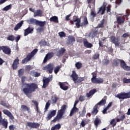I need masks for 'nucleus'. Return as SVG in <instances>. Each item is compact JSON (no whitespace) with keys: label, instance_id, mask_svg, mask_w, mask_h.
Masks as SVG:
<instances>
[{"label":"nucleus","instance_id":"5701e85b","mask_svg":"<svg viewBox=\"0 0 130 130\" xmlns=\"http://www.w3.org/2000/svg\"><path fill=\"white\" fill-rule=\"evenodd\" d=\"M43 16V11L38 9L34 14V17H42Z\"/></svg>","mask_w":130,"mask_h":130},{"label":"nucleus","instance_id":"2eb2a0df","mask_svg":"<svg viewBox=\"0 0 130 130\" xmlns=\"http://www.w3.org/2000/svg\"><path fill=\"white\" fill-rule=\"evenodd\" d=\"M34 32V28L28 26L24 30V36H27L29 34H32Z\"/></svg>","mask_w":130,"mask_h":130},{"label":"nucleus","instance_id":"39448f33","mask_svg":"<svg viewBox=\"0 0 130 130\" xmlns=\"http://www.w3.org/2000/svg\"><path fill=\"white\" fill-rule=\"evenodd\" d=\"M38 49H35L31 53H28L25 58L22 59L21 63L24 64V63H27L28 61H30L32 59V57H34V55L37 53Z\"/></svg>","mask_w":130,"mask_h":130},{"label":"nucleus","instance_id":"49530a36","mask_svg":"<svg viewBox=\"0 0 130 130\" xmlns=\"http://www.w3.org/2000/svg\"><path fill=\"white\" fill-rule=\"evenodd\" d=\"M12 9V5L10 4L3 8V11H6V12L9 11V10H11Z\"/></svg>","mask_w":130,"mask_h":130},{"label":"nucleus","instance_id":"f03ea898","mask_svg":"<svg viewBox=\"0 0 130 130\" xmlns=\"http://www.w3.org/2000/svg\"><path fill=\"white\" fill-rule=\"evenodd\" d=\"M70 23L72 25H74V24L75 23L76 27L78 28H80V27H83V26H85L89 24L87 17H84L83 19V22L81 24V18H78V16H76L73 17V20H71Z\"/></svg>","mask_w":130,"mask_h":130},{"label":"nucleus","instance_id":"338daca9","mask_svg":"<svg viewBox=\"0 0 130 130\" xmlns=\"http://www.w3.org/2000/svg\"><path fill=\"white\" fill-rule=\"evenodd\" d=\"M129 34L127 33H124L123 35H122V37H123V38H125L126 37H129Z\"/></svg>","mask_w":130,"mask_h":130},{"label":"nucleus","instance_id":"864d4df0","mask_svg":"<svg viewBox=\"0 0 130 130\" xmlns=\"http://www.w3.org/2000/svg\"><path fill=\"white\" fill-rule=\"evenodd\" d=\"M97 35H98V30H94L91 35V37L92 38H94V37H96Z\"/></svg>","mask_w":130,"mask_h":130},{"label":"nucleus","instance_id":"3c124183","mask_svg":"<svg viewBox=\"0 0 130 130\" xmlns=\"http://www.w3.org/2000/svg\"><path fill=\"white\" fill-rule=\"evenodd\" d=\"M110 124L112 125V127H114L115 125H116V122H115V119H113L111 122H110Z\"/></svg>","mask_w":130,"mask_h":130},{"label":"nucleus","instance_id":"de8ad7c7","mask_svg":"<svg viewBox=\"0 0 130 130\" xmlns=\"http://www.w3.org/2000/svg\"><path fill=\"white\" fill-rule=\"evenodd\" d=\"M74 6L79 7L80 5H82V2L79 1V0H74Z\"/></svg>","mask_w":130,"mask_h":130},{"label":"nucleus","instance_id":"4c0bfd02","mask_svg":"<svg viewBox=\"0 0 130 130\" xmlns=\"http://www.w3.org/2000/svg\"><path fill=\"white\" fill-rule=\"evenodd\" d=\"M61 127L60 124L58 123L55 125L54 126H52L51 128V130H58Z\"/></svg>","mask_w":130,"mask_h":130},{"label":"nucleus","instance_id":"9b49d317","mask_svg":"<svg viewBox=\"0 0 130 130\" xmlns=\"http://www.w3.org/2000/svg\"><path fill=\"white\" fill-rule=\"evenodd\" d=\"M96 75H93L91 78V82L93 84H102L104 80L102 78H97Z\"/></svg>","mask_w":130,"mask_h":130},{"label":"nucleus","instance_id":"4be33fe9","mask_svg":"<svg viewBox=\"0 0 130 130\" xmlns=\"http://www.w3.org/2000/svg\"><path fill=\"white\" fill-rule=\"evenodd\" d=\"M3 112L4 114H5L6 115H7V116L9 117L10 119H11L12 120H13V119H14V118H15L14 117V116H13V114H12V113H11V112H10V111L8 110L4 109V110H3Z\"/></svg>","mask_w":130,"mask_h":130},{"label":"nucleus","instance_id":"473e14b6","mask_svg":"<svg viewBox=\"0 0 130 130\" xmlns=\"http://www.w3.org/2000/svg\"><path fill=\"white\" fill-rule=\"evenodd\" d=\"M101 119L98 117L95 118L94 121V123L96 128L98 127V125H99V124H101Z\"/></svg>","mask_w":130,"mask_h":130},{"label":"nucleus","instance_id":"2f4dec72","mask_svg":"<svg viewBox=\"0 0 130 130\" xmlns=\"http://www.w3.org/2000/svg\"><path fill=\"white\" fill-rule=\"evenodd\" d=\"M23 24H24V21H21L19 23H17L15 27H14L15 31H18L22 26H23Z\"/></svg>","mask_w":130,"mask_h":130},{"label":"nucleus","instance_id":"09e8293b","mask_svg":"<svg viewBox=\"0 0 130 130\" xmlns=\"http://www.w3.org/2000/svg\"><path fill=\"white\" fill-rule=\"evenodd\" d=\"M24 75V69H21L18 70V76L21 77Z\"/></svg>","mask_w":130,"mask_h":130},{"label":"nucleus","instance_id":"c9c22d12","mask_svg":"<svg viewBox=\"0 0 130 130\" xmlns=\"http://www.w3.org/2000/svg\"><path fill=\"white\" fill-rule=\"evenodd\" d=\"M50 22H53L54 23L57 24V23H58V17L55 16H52L50 18Z\"/></svg>","mask_w":130,"mask_h":130},{"label":"nucleus","instance_id":"bf43d9fd","mask_svg":"<svg viewBox=\"0 0 130 130\" xmlns=\"http://www.w3.org/2000/svg\"><path fill=\"white\" fill-rule=\"evenodd\" d=\"M100 55L99 53H95L92 56L93 59H98L99 58Z\"/></svg>","mask_w":130,"mask_h":130},{"label":"nucleus","instance_id":"69168bd1","mask_svg":"<svg viewBox=\"0 0 130 130\" xmlns=\"http://www.w3.org/2000/svg\"><path fill=\"white\" fill-rule=\"evenodd\" d=\"M96 15L97 14H96V13H95V12H94L93 11H92L90 13V16H91V17H92L93 18H95Z\"/></svg>","mask_w":130,"mask_h":130},{"label":"nucleus","instance_id":"052dcab7","mask_svg":"<svg viewBox=\"0 0 130 130\" xmlns=\"http://www.w3.org/2000/svg\"><path fill=\"white\" fill-rule=\"evenodd\" d=\"M58 35L60 36V37H66V34L63 31H60L58 32Z\"/></svg>","mask_w":130,"mask_h":130},{"label":"nucleus","instance_id":"603ef678","mask_svg":"<svg viewBox=\"0 0 130 130\" xmlns=\"http://www.w3.org/2000/svg\"><path fill=\"white\" fill-rule=\"evenodd\" d=\"M79 101L81 102H83V101H85L86 100V96L85 95H80L79 98Z\"/></svg>","mask_w":130,"mask_h":130},{"label":"nucleus","instance_id":"f257e3e1","mask_svg":"<svg viewBox=\"0 0 130 130\" xmlns=\"http://www.w3.org/2000/svg\"><path fill=\"white\" fill-rule=\"evenodd\" d=\"M26 87L22 89V92L24 94L28 97V98H31L32 97V92H35L36 89H38V85L36 83H26L25 84Z\"/></svg>","mask_w":130,"mask_h":130},{"label":"nucleus","instance_id":"774afa93","mask_svg":"<svg viewBox=\"0 0 130 130\" xmlns=\"http://www.w3.org/2000/svg\"><path fill=\"white\" fill-rule=\"evenodd\" d=\"M15 126H14V125H11L9 126V129L10 130H15Z\"/></svg>","mask_w":130,"mask_h":130},{"label":"nucleus","instance_id":"9d476101","mask_svg":"<svg viewBox=\"0 0 130 130\" xmlns=\"http://www.w3.org/2000/svg\"><path fill=\"white\" fill-rule=\"evenodd\" d=\"M110 41L112 43H113L115 46H119L120 42H119V38L115 37V36H111L110 37Z\"/></svg>","mask_w":130,"mask_h":130},{"label":"nucleus","instance_id":"7ed1b4c3","mask_svg":"<svg viewBox=\"0 0 130 130\" xmlns=\"http://www.w3.org/2000/svg\"><path fill=\"white\" fill-rule=\"evenodd\" d=\"M112 63L113 67H118L120 64L121 68L124 71H130V66H127L124 60L122 59L115 58L113 60Z\"/></svg>","mask_w":130,"mask_h":130},{"label":"nucleus","instance_id":"b1692460","mask_svg":"<svg viewBox=\"0 0 130 130\" xmlns=\"http://www.w3.org/2000/svg\"><path fill=\"white\" fill-rule=\"evenodd\" d=\"M32 103H34V104L36 106V111H37V113L39 114H41V111L39 110V107H38V105H39V104L37 102V101L32 100L31 101Z\"/></svg>","mask_w":130,"mask_h":130},{"label":"nucleus","instance_id":"79ce46f5","mask_svg":"<svg viewBox=\"0 0 130 130\" xmlns=\"http://www.w3.org/2000/svg\"><path fill=\"white\" fill-rule=\"evenodd\" d=\"M61 69V65H58L54 68V72L55 74H57L59 72V70Z\"/></svg>","mask_w":130,"mask_h":130},{"label":"nucleus","instance_id":"cd10ccee","mask_svg":"<svg viewBox=\"0 0 130 130\" xmlns=\"http://www.w3.org/2000/svg\"><path fill=\"white\" fill-rule=\"evenodd\" d=\"M96 92H97V90L96 89L94 88L91 90L88 93H87L86 96L87 97V98H89V97H91V96H93L94 93H96Z\"/></svg>","mask_w":130,"mask_h":130},{"label":"nucleus","instance_id":"680f3d73","mask_svg":"<svg viewBox=\"0 0 130 130\" xmlns=\"http://www.w3.org/2000/svg\"><path fill=\"white\" fill-rule=\"evenodd\" d=\"M25 71L26 72H30L31 71V66L28 65L25 66Z\"/></svg>","mask_w":130,"mask_h":130},{"label":"nucleus","instance_id":"37998d69","mask_svg":"<svg viewBox=\"0 0 130 130\" xmlns=\"http://www.w3.org/2000/svg\"><path fill=\"white\" fill-rule=\"evenodd\" d=\"M50 102V101L49 100L46 103V105H45L44 112H46V111H47V110H48V109L49 108V106H50V103H49Z\"/></svg>","mask_w":130,"mask_h":130},{"label":"nucleus","instance_id":"0eeeda50","mask_svg":"<svg viewBox=\"0 0 130 130\" xmlns=\"http://www.w3.org/2000/svg\"><path fill=\"white\" fill-rule=\"evenodd\" d=\"M71 78L73 79V81L74 82L75 84L77 83H82L83 81H85V77H78V75L76 73L75 71H73V73L71 76Z\"/></svg>","mask_w":130,"mask_h":130},{"label":"nucleus","instance_id":"6ab92c4d","mask_svg":"<svg viewBox=\"0 0 130 130\" xmlns=\"http://www.w3.org/2000/svg\"><path fill=\"white\" fill-rule=\"evenodd\" d=\"M58 84L61 90H63V91H67L68 90L69 86L67 85L66 83L59 82Z\"/></svg>","mask_w":130,"mask_h":130},{"label":"nucleus","instance_id":"8fccbe9b","mask_svg":"<svg viewBox=\"0 0 130 130\" xmlns=\"http://www.w3.org/2000/svg\"><path fill=\"white\" fill-rule=\"evenodd\" d=\"M110 61L108 59H104L103 61V64L104 66H107L108 64H109Z\"/></svg>","mask_w":130,"mask_h":130},{"label":"nucleus","instance_id":"58836bf2","mask_svg":"<svg viewBox=\"0 0 130 130\" xmlns=\"http://www.w3.org/2000/svg\"><path fill=\"white\" fill-rule=\"evenodd\" d=\"M105 22V20L103 19L101 21V23L99 24L97 26V28H103L104 27V23Z\"/></svg>","mask_w":130,"mask_h":130},{"label":"nucleus","instance_id":"423d86ee","mask_svg":"<svg viewBox=\"0 0 130 130\" xmlns=\"http://www.w3.org/2000/svg\"><path fill=\"white\" fill-rule=\"evenodd\" d=\"M27 22L28 24H32V25L35 24L37 26H40V27H44L45 24H46V21H40L33 18L27 20Z\"/></svg>","mask_w":130,"mask_h":130},{"label":"nucleus","instance_id":"dca6fc26","mask_svg":"<svg viewBox=\"0 0 130 130\" xmlns=\"http://www.w3.org/2000/svg\"><path fill=\"white\" fill-rule=\"evenodd\" d=\"M53 55H54L53 52H50L47 53L44 59L43 63H45L47 62V60H48V59H51V58H52V57H53Z\"/></svg>","mask_w":130,"mask_h":130},{"label":"nucleus","instance_id":"393cba45","mask_svg":"<svg viewBox=\"0 0 130 130\" xmlns=\"http://www.w3.org/2000/svg\"><path fill=\"white\" fill-rule=\"evenodd\" d=\"M49 82H50V79L49 78H45V79L43 80V88L45 89L46 87L48 86V84H49Z\"/></svg>","mask_w":130,"mask_h":130},{"label":"nucleus","instance_id":"20e7f679","mask_svg":"<svg viewBox=\"0 0 130 130\" xmlns=\"http://www.w3.org/2000/svg\"><path fill=\"white\" fill-rule=\"evenodd\" d=\"M67 106L63 105L61 107V109L58 110L56 116L52 120L53 122H56L62 118V116L64 114L66 111L67 110Z\"/></svg>","mask_w":130,"mask_h":130},{"label":"nucleus","instance_id":"ea45409f","mask_svg":"<svg viewBox=\"0 0 130 130\" xmlns=\"http://www.w3.org/2000/svg\"><path fill=\"white\" fill-rule=\"evenodd\" d=\"M21 109L24 110V111H30V108L27 107L26 105H22L21 106Z\"/></svg>","mask_w":130,"mask_h":130},{"label":"nucleus","instance_id":"4468645a","mask_svg":"<svg viewBox=\"0 0 130 130\" xmlns=\"http://www.w3.org/2000/svg\"><path fill=\"white\" fill-rule=\"evenodd\" d=\"M116 20L117 24L118 25H121V24H123L124 23V21H125V17H124V15L117 16L116 17Z\"/></svg>","mask_w":130,"mask_h":130},{"label":"nucleus","instance_id":"f704fd0d","mask_svg":"<svg viewBox=\"0 0 130 130\" xmlns=\"http://www.w3.org/2000/svg\"><path fill=\"white\" fill-rule=\"evenodd\" d=\"M88 123H89V120H87V119H82L80 123V126L81 127H85V125H86V124H88Z\"/></svg>","mask_w":130,"mask_h":130},{"label":"nucleus","instance_id":"e2e57ef3","mask_svg":"<svg viewBox=\"0 0 130 130\" xmlns=\"http://www.w3.org/2000/svg\"><path fill=\"white\" fill-rule=\"evenodd\" d=\"M122 3V0H116L115 1V4H116V5H117L118 6L121 5Z\"/></svg>","mask_w":130,"mask_h":130},{"label":"nucleus","instance_id":"412c9836","mask_svg":"<svg viewBox=\"0 0 130 130\" xmlns=\"http://www.w3.org/2000/svg\"><path fill=\"white\" fill-rule=\"evenodd\" d=\"M44 70L48 71L49 74H52V72L53 71V65L51 64H49L44 67Z\"/></svg>","mask_w":130,"mask_h":130},{"label":"nucleus","instance_id":"6e6552de","mask_svg":"<svg viewBox=\"0 0 130 130\" xmlns=\"http://www.w3.org/2000/svg\"><path fill=\"white\" fill-rule=\"evenodd\" d=\"M111 7L110 6V5H109L108 7H106V3H104L103 5L99 8L98 14H99V13H101V15L104 14V13H105V11H106V9L107 13H110L111 11Z\"/></svg>","mask_w":130,"mask_h":130},{"label":"nucleus","instance_id":"a878e982","mask_svg":"<svg viewBox=\"0 0 130 130\" xmlns=\"http://www.w3.org/2000/svg\"><path fill=\"white\" fill-rule=\"evenodd\" d=\"M76 41L75 37L73 36H69L68 44H74V42Z\"/></svg>","mask_w":130,"mask_h":130},{"label":"nucleus","instance_id":"f8f14e48","mask_svg":"<svg viewBox=\"0 0 130 130\" xmlns=\"http://www.w3.org/2000/svg\"><path fill=\"white\" fill-rule=\"evenodd\" d=\"M26 126H28L30 128H39L40 126V124L38 122H28L26 124Z\"/></svg>","mask_w":130,"mask_h":130},{"label":"nucleus","instance_id":"6e6d98bb","mask_svg":"<svg viewBox=\"0 0 130 130\" xmlns=\"http://www.w3.org/2000/svg\"><path fill=\"white\" fill-rule=\"evenodd\" d=\"M75 67L77 68L78 70H79L82 68V63L78 62L75 64Z\"/></svg>","mask_w":130,"mask_h":130},{"label":"nucleus","instance_id":"c03bdc74","mask_svg":"<svg viewBox=\"0 0 130 130\" xmlns=\"http://www.w3.org/2000/svg\"><path fill=\"white\" fill-rule=\"evenodd\" d=\"M7 39L9 41H14L16 39V38L13 35H10L7 38Z\"/></svg>","mask_w":130,"mask_h":130},{"label":"nucleus","instance_id":"0e129e2a","mask_svg":"<svg viewBox=\"0 0 130 130\" xmlns=\"http://www.w3.org/2000/svg\"><path fill=\"white\" fill-rule=\"evenodd\" d=\"M38 30L40 32H43V31H44V27H43V26H40L38 28Z\"/></svg>","mask_w":130,"mask_h":130},{"label":"nucleus","instance_id":"e433bc0d","mask_svg":"<svg viewBox=\"0 0 130 130\" xmlns=\"http://www.w3.org/2000/svg\"><path fill=\"white\" fill-rule=\"evenodd\" d=\"M1 105L4 106V107H6V108H10V105L9 103L7 104L6 102L4 101H1L0 103Z\"/></svg>","mask_w":130,"mask_h":130},{"label":"nucleus","instance_id":"72a5a7b5","mask_svg":"<svg viewBox=\"0 0 130 130\" xmlns=\"http://www.w3.org/2000/svg\"><path fill=\"white\" fill-rule=\"evenodd\" d=\"M99 110H98V106L95 105L92 109V111H91V114L92 115H96L98 113Z\"/></svg>","mask_w":130,"mask_h":130},{"label":"nucleus","instance_id":"7c9ffc66","mask_svg":"<svg viewBox=\"0 0 130 130\" xmlns=\"http://www.w3.org/2000/svg\"><path fill=\"white\" fill-rule=\"evenodd\" d=\"M79 111V109L77 107H73L71 110L70 113L69 114V116H73L76 112H78Z\"/></svg>","mask_w":130,"mask_h":130},{"label":"nucleus","instance_id":"4d7b16f0","mask_svg":"<svg viewBox=\"0 0 130 130\" xmlns=\"http://www.w3.org/2000/svg\"><path fill=\"white\" fill-rule=\"evenodd\" d=\"M123 83H124V84H127V83H130V78L127 79L126 78H124L123 79Z\"/></svg>","mask_w":130,"mask_h":130},{"label":"nucleus","instance_id":"f3484780","mask_svg":"<svg viewBox=\"0 0 130 130\" xmlns=\"http://www.w3.org/2000/svg\"><path fill=\"white\" fill-rule=\"evenodd\" d=\"M20 59H19V57H17L13 61V63L12 64V69L13 70H16L18 69V66L20 64Z\"/></svg>","mask_w":130,"mask_h":130},{"label":"nucleus","instance_id":"1a4fd4ad","mask_svg":"<svg viewBox=\"0 0 130 130\" xmlns=\"http://www.w3.org/2000/svg\"><path fill=\"white\" fill-rule=\"evenodd\" d=\"M116 97L118 99H121V100L128 99V98H130V91L128 92H122L116 95Z\"/></svg>","mask_w":130,"mask_h":130},{"label":"nucleus","instance_id":"a18cd8bd","mask_svg":"<svg viewBox=\"0 0 130 130\" xmlns=\"http://www.w3.org/2000/svg\"><path fill=\"white\" fill-rule=\"evenodd\" d=\"M57 100H58V98L56 96H54L51 98V101L52 104H55L56 102H57Z\"/></svg>","mask_w":130,"mask_h":130},{"label":"nucleus","instance_id":"a19ab883","mask_svg":"<svg viewBox=\"0 0 130 130\" xmlns=\"http://www.w3.org/2000/svg\"><path fill=\"white\" fill-rule=\"evenodd\" d=\"M1 123L5 128H8V124L9 123V122H8V121L3 120L1 122Z\"/></svg>","mask_w":130,"mask_h":130},{"label":"nucleus","instance_id":"aec40b11","mask_svg":"<svg viewBox=\"0 0 130 130\" xmlns=\"http://www.w3.org/2000/svg\"><path fill=\"white\" fill-rule=\"evenodd\" d=\"M83 41L84 47H86V48H91V47L93 46V44H92V43H89L87 39H84Z\"/></svg>","mask_w":130,"mask_h":130},{"label":"nucleus","instance_id":"13d9d810","mask_svg":"<svg viewBox=\"0 0 130 130\" xmlns=\"http://www.w3.org/2000/svg\"><path fill=\"white\" fill-rule=\"evenodd\" d=\"M86 108H84L82 110V114H80V116L81 117H84V116H85V114H86Z\"/></svg>","mask_w":130,"mask_h":130},{"label":"nucleus","instance_id":"ddd939ff","mask_svg":"<svg viewBox=\"0 0 130 130\" xmlns=\"http://www.w3.org/2000/svg\"><path fill=\"white\" fill-rule=\"evenodd\" d=\"M2 50H3L4 53L7 54L8 55H10L12 52L11 48H10V47L8 46H3Z\"/></svg>","mask_w":130,"mask_h":130},{"label":"nucleus","instance_id":"c756f323","mask_svg":"<svg viewBox=\"0 0 130 130\" xmlns=\"http://www.w3.org/2000/svg\"><path fill=\"white\" fill-rule=\"evenodd\" d=\"M30 75L32 76V77H35V78H38V77H40L41 74L38 72L32 70L30 71Z\"/></svg>","mask_w":130,"mask_h":130},{"label":"nucleus","instance_id":"c85d7f7f","mask_svg":"<svg viewBox=\"0 0 130 130\" xmlns=\"http://www.w3.org/2000/svg\"><path fill=\"white\" fill-rule=\"evenodd\" d=\"M106 96H105L104 99H103L101 101H100L99 103H98L96 105L98 106V105H100V106H103L105 104H106Z\"/></svg>","mask_w":130,"mask_h":130},{"label":"nucleus","instance_id":"5fc2aeb1","mask_svg":"<svg viewBox=\"0 0 130 130\" xmlns=\"http://www.w3.org/2000/svg\"><path fill=\"white\" fill-rule=\"evenodd\" d=\"M130 16V10L127 9L126 10V15H124L125 18H128V16Z\"/></svg>","mask_w":130,"mask_h":130},{"label":"nucleus","instance_id":"a211bd4d","mask_svg":"<svg viewBox=\"0 0 130 130\" xmlns=\"http://www.w3.org/2000/svg\"><path fill=\"white\" fill-rule=\"evenodd\" d=\"M56 114V110H52L50 111L46 117L47 120H50V119H51V118L53 117V116H55Z\"/></svg>","mask_w":130,"mask_h":130},{"label":"nucleus","instance_id":"bb28decb","mask_svg":"<svg viewBox=\"0 0 130 130\" xmlns=\"http://www.w3.org/2000/svg\"><path fill=\"white\" fill-rule=\"evenodd\" d=\"M66 49L64 48H61L60 49L58 50L57 52V56H62L63 55V53L66 52Z\"/></svg>","mask_w":130,"mask_h":130}]
</instances>
